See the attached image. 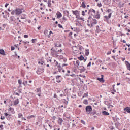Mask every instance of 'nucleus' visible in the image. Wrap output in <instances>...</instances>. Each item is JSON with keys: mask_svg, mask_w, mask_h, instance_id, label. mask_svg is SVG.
<instances>
[{"mask_svg": "<svg viewBox=\"0 0 130 130\" xmlns=\"http://www.w3.org/2000/svg\"><path fill=\"white\" fill-rule=\"evenodd\" d=\"M88 20L92 19V18H94L95 15H96V11L94 10L93 8H91L88 13Z\"/></svg>", "mask_w": 130, "mask_h": 130, "instance_id": "nucleus-1", "label": "nucleus"}, {"mask_svg": "<svg viewBox=\"0 0 130 130\" xmlns=\"http://www.w3.org/2000/svg\"><path fill=\"white\" fill-rule=\"evenodd\" d=\"M72 13L73 15H75V16H76V19H78V20H83V18L80 17V12H79V11L72 10Z\"/></svg>", "mask_w": 130, "mask_h": 130, "instance_id": "nucleus-2", "label": "nucleus"}, {"mask_svg": "<svg viewBox=\"0 0 130 130\" xmlns=\"http://www.w3.org/2000/svg\"><path fill=\"white\" fill-rule=\"evenodd\" d=\"M51 54L52 55V56H53L54 57H59V55L57 54V51L55 50V49H54V48H51Z\"/></svg>", "mask_w": 130, "mask_h": 130, "instance_id": "nucleus-3", "label": "nucleus"}, {"mask_svg": "<svg viewBox=\"0 0 130 130\" xmlns=\"http://www.w3.org/2000/svg\"><path fill=\"white\" fill-rule=\"evenodd\" d=\"M43 72H44V67H39L37 71V74L38 75H40L41 74H42Z\"/></svg>", "mask_w": 130, "mask_h": 130, "instance_id": "nucleus-4", "label": "nucleus"}, {"mask_svg": "<svg viewBox=\"0 0 130 130\" xmlns=\"http://www.w3.org/2000/svg\"><path fill=\"white\" fill-rule=\"evenodd\" d=\"M85 110H86L87 113H88V114H90V113H91V112L92 111V110H93V109H92V106H87L86 107Z\"/></svg>", "mask_w": 130, "mask_h": 130, "instance_id": "nucleus-5", "label": "nucleus"}, {"mask_svg": "<svg viewBox=\"0 0 130 130\" xmlns=\"http://www.w3.org/2000/svg\"><path fill=\"white\" fill-rule=\"evenodd\" d=\"M89 20H91L90 28H92V27H93V25H95V24H97V20L93 19V18H91V19H89Z\"/></svg>", "mask_w": 130, "mask_h": 130, "instance_id": "nucleus-6", "label": "nucleus"}, {"mask_svg": "<svg viewBox=\"0 0 130 130\" xmlns=\"http://www.w3.org/2000/svg\"><path fill=\"white\" fill-rule=\"evenodd\" d=\"M16 15L19 16L20 14H22V9L20 8H17L16 10Z\"/></svg>", "mask_w": 130, "mask_h": 130, "instance_id": "nucleus-7", "label": "nucleus"}, {"mask_svg": "<svg viewBox=\"0 0 130 130\" xmlns=\"http://www.w3.org/2000/svg\"><path fill=\"white\" fill-rule=\"evenodd\" d=\"M104 77V76H103V75H101V78H98L97 80H98V81H99L101 83H104L105 80L103 79Z\"/></svg>", "mask_w": 130, "mask_h": 130, "instance_id": "nucleus-8", "label": "nucleus"}, {"mask_svg": "<svg viewBox=\"0 0 130 130\" xmlns=\"http://www.w3.org/2000/svg\"><path fill=\"white\" fill-rule=\"evenodd\" d=\"M93 18H95V19H100V14H99V11L96 12V14L93 16Z\"/></svg>", "mask_w": 130, "mask_h": 130, "instance_id": "nucleus-9", "label": "nucleus"}, {"mask_svg": "<svg viewBox=\"0 0 130 130\" xmlns=\"http://www.w3.org/2000/svg\"><path fill=\"white\" fill-rule=\"evenodd\" d=\"M78 69H79L80 71H82V72H85L86 71V68L84 66H78Z\"/></svg>", "mask_w": 130, "mask_h": 130, "instance_id": "nucleus-10", "label": "nucleus"}, {"mask_svg": "<svg viewBox=\"0 0 130 130\" xmlns=\"http://www.w3.org/2000/svg\"><path fill=\"white\" fill-rule=\"evenodd\" d=\"M56 15H57V19H60V18L62 17V14H61V13L59 12H57Z\"/></svg>", "mask_w": 130, "mask_h": 130, "instance_id": "nucleus-11", "label": "nucleus"}, {"mask_svg": "<svg viewBox=\"0 0 130 130\" xmlns=\"http://www.w3.org/2000/svg\"><path fill=\"white\" fill-rule=\"evenodd\" d=\"M61 76L60 75H58L56 76V82L57 83H61V81L59 80V78H61Z\"/></svg>", "mask_w": 130, "mask_h": 130, "instance_id": "nucleus-12", "label": "nucleus"}, {"mask_svg": "<svg viewBox=\"0 0 130 130\" xmlns=\"http://www.w3.org/2000/svg\"><path fill=\"white\" fill-rule=\"evenodd\" d=\"M125 64L127 67V70H129L130 71V63L128 61H125Z\"/></svg>", "mask_w": 130, "mask_h": 130, "instance_id": "nucleus-13", "label": "nucleus"}, {"mask_svg": "<svg viewBox=\"0 0 130 130\" xmlns=\"http://www.w3.org/2000/svg\"><path fill=\"white\" fill-rule=\"evenodd\" d=\"M111 15H112V13H110L109 14V15H108V16H104V18H105L107 20L108 19H110V18H111Z\"/></svg>", "mask_w": 130, "mask_h": 130, "instance_id": "nucleus-14", "label": "nucleus"}, {"mask_svg": "<svg viewBox=\"0 0 130 130\" xmlns=\"http://www.w3.org/2000/svg\"><path fill=\"white\" fill-rule=\"evenodd\" d=\"M72 49L74 52H78V47H77V46H73L72 47Z\"/></svg>", "mask_w": 130, "mask_h": 130, "instance_id": "nucleus-15", "label": "nucleus"}, {"mask_svg": "<svg viewBox=\"0 0 130 130\" xmlns=\"http://www.w3.org/2000/svg\"><path fill=\"white\" fill-rule=\"evenodd\" d=\"M124 111H126L128 113H130V107H126L124 109Z\"/></svg>", "mask_w": 130, "mask_h": 130, "instance_id": "nucleus-16", "label": "nucleus"}, {"mask_svg": "<svg viewBox=\"0 0 130 130\" xmlns=\"http://www.w3.org/2000/svg\"><path fill=\"white\" fill-rule=\"evenodd\" d=\"M102 114H103V115H105V116L109 115V113H108L106 111H103Z\"/></svg>", "mask_w": 130, "mask_h": 130, "instance_id": "nucleus-17", "label": "nucleus"}, {"mask_svg": "<svg viewBox=\"0 0 130 130\" xmlns=\"http://www.w3.org/2000/svg\"><path fill=\"white\" fill-rule=\"evenodd\" d=\"M49 128L47 127V126H44L45 130L51 129V128H52V126H51V125H50V124H49Z\"/></svg>", "mask_w": 130, "mask_h": 130, "instance_id": "nucleus-18", "label": "nucleus"}, {"mask_svg": "<svg viewBox=\"0 0 130 130\" xmlns=\"http://www.w3.org/2000/svg\"><path fill=\"white\" fill-rule=\"evenodd\" d=\"M62 121H63V120H62V119L59 118L58 120V123L60 125H61L62 123Z\"/></svg>", "mask_w": 130, "mask_h": 130, "instance_id": "nucleus-19", "label": "nucleus"}, {"mask_svg": "<svg viewBox=\"0 0 130 130\" xmlns=\"http://www.w3.org/2000/svg\"><path fill=\"white\" fill-rule=\"evenodd\" d=\"M86 4H85V2H83L82 4H81V6H80V7H82L83 8V9H85V8H86Z\"/></svg>", "mask_w": 130, "mask_h": 130, "instance_id": "nucleus-20", "label": "nucleus"}, {"mask_svg": "<svg viewBox=\"0 0 130 130\" xmlns=\"http://www.w3.org/2000/svg\"><path fill=\"white\" fill-rule=\"evenodd\" d=\"M18 118H22V119L26 120V119L23 118V114L22 113H18Z\"/></svg>", "mask_w": 130, "mask_h": 130, "instance_id": "nucleus-21", "label": "nucleus"}, {"mask_svg": "<svg viewBox=\"0 0 130 130\" xmlns=\"http://www.w3.org/2000/svg\"><path fill=\"white\" fill-rule=\"evenodd\" d=\"M58 72H60L61 71H62V68H61V66H60V64H59L57 66Z\"/></svg>", "mask_w": 130, "mask_h": 130, "instance_id": "nucleus-22", "label": "nucleus"}, {"mask_svg": "<svg viewBox=\"0 0 130 130\" xmlns=\"http://www.w3.org/2000/svg\"><path fill=\"white\" fill-rule=\"evenodd\" d=\"M90 53V50L89 49H86L85 50V55L86 56H88Z\"/></svg>", "mask_w": 130, "mask_h": 130, "instance_id": "nucleus-23", "label": "nucleus"}, {"mask_svg": "<svg viewBox=\"0 0 130 130\" xmlns=\"http://www.w3.org/2000/svg\"><path fill=\"white\" fill-rule=\"evenodd\" d=\"M19 104V99L14 101V105H18Z\"/></svg>", "mask_w": 130, "mask_h": 130, "instance_id": "nucleus-24", "label": "nucleus"}, {"mask_svg": "<svg viewBox=\"0 0 130 130\" xmlns=\"http://www.w3.org/2000/svg\"><path fill=\"white\" fill-rule=\"evenodd\" d=\"M74 66H77V68H79V66H80V61L77 60L76 64H74Z\"/></svg>", "mask_w": 130, "mask_h": 130, "instance_id": "nucleus-25", "label": "nucleus"}, {"mask_svg": "<svg viewBox=\"0 0 130 130\" xmlns=\"http://www.w3.org/2000/svg\"><path fill=\"white\" fill-rule=\"evenodd\" d=\"M48 6L49 7V8H51V0H48Z\"/></svg>", "mask_w": 130, "mask_h": 130, "instance_id": "nucleus-26", "label": "nucleus"}, {"mask_svg": "<svg viewBox=\"0 0 130 130\" xmlns=\"http://www.w3.org/2000/svg\"><path fill=\"white\" fill-rule=\"evenodd\" d=\"M0 54H2V55H6V54H5V50H0Z\"/></svg>", "mask_w": 130, "mask_h": 130, "instance_id": "nucleus-27", "label": "nucleus"}, {"mask_svg": "<svg viewBox=\"0 0 130 130\" xmlns=\"http://www.w3.org/2000/svg\"><path fill=\"white\" fill-rule=\"evenodd\" d=\"M96 113V110H93V111L91 113H90V115H92L93 116H94V115H95Z\"/></svg>", "mask_w": 130, "mask_h": 130, "instance_id": "nucleus-28", "label": "nucleus"}, {"mask_svg": "<svg viewBox=\"0 0 130 130\" xmlns=\"http://www.w3.org/2000/svg\"><path fill=\"white\" fill-rule=\"evenodd\" d=\"M38 64H41V66H43V67H44V66H45V63H44V62L43 61H39Z\"/></svg>", "mask_w": 130, "mask_h": 130, "instance_id": "nucleus-29", "label": "nucleus"}, {"mask_svg": "<svg viewBox=\"0 0 130 130\" xmlns=\"http://www.w3.org/2000/svg\"><path fill=\"white\" fill-rule=\"evenodd\" d=\"M37 93H39V94H40V93H41V87L37 88Z\"/></svg>", "mask_w": 130, "mask_h": 130, "instance_id": "nucleus-30", "label": "nucleus"}, {"mask_svg": "<svg viewBox=\"0 0 130 130\" xmlns=\"http://www.w3.org/2000/svg\"><path fill=\"white\" fill-rule=\"evenodd\" d=\"M61 52H62V49L58 50L57 51V54H58V55H59V54H60L61 53Z\"/></svg>", "mask_w": 130, "mask_h": 130, "instance_id": "nucleus-31", "label": "nucleus"}, {"mask_svg": "<svg viewBox=\"0 0 130 130\" xmlns=\"http://www.w3.org/2000/svg\"><path fill=\"white\" fill-rule=\"evenodd\" d=\"M60 60L61 61H63L64 62H66V61H67V59L66 58H60Z\"/></svg>", "mask_w": 130, "mask_h": 130, "instance_id": "nucleus-32", "label": "nucleus"}, {"mask_svg": "<svg viewBox=\"0 0 130 130\" xmlns=\"http://www.w3.org/2000/svg\"><path fill=\"white\" fill-rule=\"evenodd\" d=\"M78 59L81 61L83 60L84 59V57H83V55H81L80 57H79Z\"/></svg>", "mask_w": 130, "mask_h": 130, "instance_id": "nucleus-33", "label": "nucleus"}, {"mask_svg": "<svg viewBox=\"0 0 130 130\" xmlns=\"http://www.w3.org/2000/svg\"><path fill=\"white\" fill-rule=\"evenodd\" d=\"M83 103L84 104H88V100H84V101H83Z\"/></svg>", "mask_w": 130, "mask_h": 130, "instance_id": "nucleus-34", "label": "nucleus"}, {"mask_svg": "<svg viewBox=\"0 0 130 130\" xmlns=\"http://www.w3.org/2000/svg\"><path fill=\"white\" fill-rule=\"evenodd\" d=\"M48 33V30H47V29L44 30V34L45 35H47Z\"/></svg>", "mask_w": 130, "mask_h": 130, "instance_id": "nucleus-35", "label": "nucleus"}, {"mask_svg": "<svg viewBox=\"0 0 130 130\" xmlns=\"http://www.w3.org/2000/svg\"><path fill=\"white\" fill-rule=\"evenodd\" d=\"M58 27H59V28H61L62 29H63V27L62 26V25H61L60 24H58Z\"/></svg>", "mask_w": 130, "mask_h": 130, "instance_id": "nucleus-36", "label": "nucleus"}, {"mask_svg": "<svg viewBox=\"0 0 130 130\" xmlns=\"http://www.w3.org/2000/svg\"><path fill=\"white\" fill-rule=\"evenodd\" d=\"M112 11V10L110 9H108L107 10V12L109 13V14H110V13H111V12Z\"/></svg>", "mask_w": 130, "mask_h": 130, "instance_id": "nucleus-37", "label": "nucleus"}, {"mask_svg": "<svg viewBox=\"0 0 130 130\" xmlns=\"http://www.w3.org/2000/svg\"><path fill=\"white\" fill-rule=\"evenodd\" d=\"M15 14H16V10L12 11L11 12L12 15H15Z\"/></svg>", "mask_w": 130, "mask_h": 130, "instance_id": "nucleus-38", "label": "nucleus"}, {"mask_svg": "<svg viewBox=\"0 0 130 130\" xmlns=\"http://www.w3.org/2000/svg\"><path fill=\"white\" fill-rule=\"evenodd\" d=\"M81 122L82 123V124H86V122L83 120H81Z\"/></svg>", "mask_w": 130, "mask_h": 130, "instance_id": "nucleus-39", "label": "nucleus"}, {"mask_svg": "<svg viewBox=\"0 0 130 130\" xmlns=\"http://www.w3.org/2000/svg\"><path fill=\"white\" fill-rule=\"evenodd\" d=\"M18 84L19 85H22V81L21 80H18Z\"/></svg>", "mask_w": 130, "mask_h": 130, "instance_id": "nucleus-40", "label": "nucleus"}, {"mask_svg": "<svg viewBox=\"0 0 130 130\" xmlns=\"http://www.w3.org/2000/svg\"><path fill=\"white\" fill-rule=\"evenodd\" d=\"M106 2H108V0H103V2L105 3V5H108V3H107Z\"/></svg>", "mask_w": 130, "mask_h": 130, "instance_id": "nucleus-41", "label": "nucleus"}, {"mask_svg": "<svg viewBox=\"0 0 130 130\" xmlns=\"http://www.w3.org/2000/svg\"><path fill=\"white\" fill-rule=\"evenodd\" d=\"M4 115L5 116H8V115H9V116H11V115H9V114H8L7 113H5Z\"/></svg>", "mask_w": 130, "mask_h": 130, "instance_id": "nucleus-42", "label": "nucleus"}, {"mask_svg": "<svg viewBox=\"0 0 130 130\" xmlns=\"http://www.w3.org/2000/svg\"><path fill=\"white\" fill-rule=\"evenodd\" d=\"M98 6L99 7V8H101V7H102V4H101V3H99L98 4Z\"/></svg>", "mask_w": 130, "mask_h": 130, "instance_id": "nucleus-43", "label": "nucleus"}, {"mask_svg": "<svg viewBox=\"0 0 130 130\" xmlns=\"http://www.w3.org/2000/svg\"><path fill=\"white\" fill-rule=\"evenodd\" d=\"M12 110H14V109L12 107H10L8 111H12Z\"/></svg>", "mask_w": 130, "mask_h": 130, "instance_id": "nucleus-44", "label": "nucleus"}, {"mask_svg": "<svg viewBox=\"0 0 130 130\" xmlns=\"http://www.w3.org/2000/svg\"><path fill=\"white\" fill-rule=\"evenodd\" d=\"M11 49L12 51L15 50V47H14V46H11Z\"/></svg>", "mask_w": 130, "mask_h": 130, "instance_id": "nucleus-45", "label": "nucleus"}, {"mask_svg": "<svg viewBox=\"0 0 130 130\" xmlns=\"http://www.w3.org/2000/svg\"><path fill=\"white\" fill-rule=\"evenodd\" d=\"M0 118L2 120H4L5 119V116H1Z\"/></svg>", "mask_w": 130, "mask_h": 130, "instance_id": "nucleus-46", "label": "nucleus"}, {"mask_svg": "<svg viewBox=\"0 0 130 130\" xmlns=\"http://www.w3.org/2000/svg\"><path fill=\"white\" fill-rule=\"evenodd\" d=\"M10 20L11 21H13L14 20V17H13V16L10 17Z\"/></svg>", "mask_w": 130, "mask_h": 130, "instance_id": "nucleus-47", "label": "nucleus"}, {"mask_svg": "<svg viewBox=\"0 0 130 130\" xmlns=\"http://www.w3.org/2000/svg\"><path fill=\"white\" fill-rule=\"evenodd\" d=\"M81 14L82 15V16H85V11H82L81 12Z\"/></svg>", "mask_w": 130, "mask_h": 130, "instance_id": "nucleus-48", "label": "nucleus"}, {"mask_svg": "<svg viewBox=\"0 0 130 130\" xmlns=\"http://www.w3.org/2000/svg\"><path fill=\"white\" fill-rule=\"evenodd\" d=\"M24 38H28L29 37V36H28V35H24Z\"/></svg>", "mask_w": 130, "mask_h": 130, "instance_id": "nucleus-49", "label": "nucleus"}, {"mask_svg": "<svg viewBox=\"0 0 130 130\" xmlns=\"http://www.w3.org/2000/svg\"><path fill=\"white\" fill-rule=\"evenodd\" d=\"M4 126L3 125H0V128L1 129L3 130L4 129Z\"/></svg>", "mask_w": 130, "mask_h": 130, "instance_id": "nucleus-50", "label": "nucleus"}, {"mask_svg": "<svg viewBox=\"0 0 130 130\" xmlns=\"http://www.w3.org/2000/svg\"><path fill=\"white\" fill-rule=\"evenodd\" d=\"M36 40V39H32V40H31L32 43H35Z\"/></svg>", "mask_w": 130, "mask_h": 130, "instance_id": "nucleus-51", "label": "nucleus"}, {"mask_svg": "<svg viewBox=\"0 0 130 130\" xmlns=\"http://www.w3.org/2000/svg\"><path fill=\"white\" fill-rule=\"evenodd\" d=\"M92 62H89L87 65V67H91V64Z\"/></svg>", "mask_w": 130, "mask_h": 130, "instance_id": "nucleus-52", "label": "nucleus"}, {"mask_svg": "<svg viewBox=\"0 0 130 130\" xmlns=\"http://www.w3.org/2000/svg\"><path fill=\"white\" fill-rule=\"evenodd\" d=\"M62 19L63 21H67V19L64 16Z\"/></svg>", "mask_w": 130, "mask_h": 130, "instance_id": "nucleus-53", "label": "nucleus"}, {"mask_svg": "<svg viewBox=\"0 0 130 130\" xmlns=\"http://www.w3.org/2000/svg\"><path fill=\"white\" fill-rule=\"evenodd\" d=\"M55 47H61V44H59L58 46H57V45H56L55 46Z\"/></svg>", "mask_w": 130, "mask_h": 130, "instance_id": "nucleus-54", "label": "nucleus"}, {"mask_svg": "<svg viewBox=\"0 0 130 130\" xmlns=\"http://www.w3.org/2000/svg\"><path fill=\"white\" fill-rule=\"evenodd\" d=\"M68 64H63L62 67H68Z\"/></svg>", "mask_w": 130, "mask_h": 130, "instance_id": "nucleus-55", "label": "nucleus"}, {"mask_svg": "<svg viewBox=\"0 0 130 130\" xmlns=\"http://www.w3.org/2000/svg\"><path fill=\"white\" fill-rule=\"evenodd\" d=\"M107 55H109V54H111V52L109 51L107 53Z\"/></svg>", "mask_w": 130, "mask_h": 130, "instance_id": "nucleus-56", "label": "nucleus"}, {"mask_svg": "<svg viewBox=\"0 0 130 130\" xmlns=\"http://www.w3.org/2000/svg\"><path fill=\"white\" fill-rule=\"evenodd\" d=\"M8 5H9V4L6 3V4H5V8H7V7H8Z\"/></svg>", "mask_w": 130, "mask_h": 130, "instance_id": "nucleus-57", "label": "nucleus"}, {"mask_svg": "<svg viewBox=\"0 0 130 130\" xmlns=\"http://www.w3.org/2000/svg\"><path fill=\"white\" fill-rule=\"evenodd\" d=\"M22 43L24 44V45H26V44H27V42L24 41L22 42Z\"/></svg>", "mask_w": 130, "mask_h": 130, "instance_id": "nucleus-58", "label": "nucleus"}, {"mask_svg": "<svg viewBox=\"0 0 130 130\" xmlns=\"http://www.w3.org/2000/svg\"><path fill=\"white\" fill-rule=\"evenodd\" d=\"M24 83H25V85H28V81H24Z\"/></svg>", "mask_w": 130, "mask_h": 130, "instance_id": "nucleus-59", "label": "nucleus"}, {"mask_svg": "<svg viewBox=\"0 0 130 130\" xmlns=\"http://www.w3.org/2000/svg\"><path fill=\"white\" fill-rule=\"evenodd\" d=\"M79 50H82V49H83V48L82 47H80L79 48Z\"/></svg>", "mask_w": 130, "mask_h": 130, "instance_id": "nucleus-60", "label": "nucleus"}, {"mask_svg": "<svg viewBox=\"0 0 130 130\" xmlns=\"http://www.w3.org/2000/svg\"><path fill=\"white\" fill-rule=\"evenodd\" d=\"M15 95H17V96H20V94H19V93L16 92Z\"/></svg>", "mask_w": 130, "mask_h": 130, "instance_id": "nucleus-61", "label": "nucleus"}, {"mask_svg": "<svg viewBox=\"0 0 130 130\" xmlns=\"http://www.w3.org/2000/svg\"><path fill=\"white\" fill-rule=\"evenodd\" d=\"M73 35V32H70V33H69V35L70 36H71V35Z\"/></svg>", "mask_w": 130, "mask_h": 130, "instance_id": "nucleus-62", "label": "nucleus"}, {"mask_svg": "<svg viewBox=\"0 0 130 130\" xmlns=\"http://www.w3.org/2000/svg\"><path fill=\"white\" fill-rule=\"evenodd\" d=\"M126 45H127V46H128V47H130V44H126Z\"/></svg>", "mask_w": 130, "mask_h": 130, "instance_id": "nucleus-63", "label": "nucleus"}, {"mask_svg": "<svg viewBox=\"0 0 130 130\" xmlns=\"http://www.w3.org/2000/svg\"><path fill=\"white\" fill-rule=\"evenodd\" d=\"M56 64L57 67H58V66L59 65L58 62H56Z\"/></svg>", "mask_w": 130, "mask_h": 130, "instance_id": "nucleus-64", "label": "nucleus"}]
</instances>
